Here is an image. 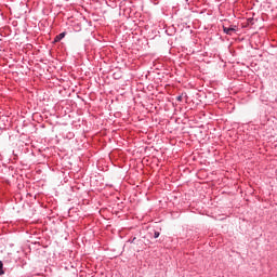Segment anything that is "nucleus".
<instances>
[{
    "label": "nucleus",
    "mask_w": 277,
    "mask_h": 277,
    "mask_svg": "<svg viewBox=\"0 0 277 277\" xmlns=\"http://www.w3.org/2000/svg\"><path fill=\"white\" fill-rule=\"evenodd\" d=\"M223 31L227 36H233V34H235L237 31V26H232V27L223 26Z\"/></svg>",
    "instance_id": "1"
},
{
    "label": "nucleus",
    "mask_w": 277,
    "mask_h": 277,
    "mask_svg": "<svg viewBox=\"0 0 277 277\" xmlns=\"http://www.w3.org/2000/svg\"><path fill=\"white\" fill-rule=\"evenodd\" d=\"M66 38V32H61L55 37V42H60L61 40H64Z\"/></svg>",
    "instance_id": "2"
},
{
    "label": "nucleus",
    "mask_w": 277,
    "mask_h": 277,
    "mask_svg": "<svg viewBox=\"0 0 277 277\" xmlns=\"http://www.w3.org/2000/svg\"><path fill=\"white\" fill-rule=\"evenodd\" d=\"M3 274H5V272L3 271V262L0 261V276H3Z\"/></svg>",
    "instance_id": "3"
},
{
    "label": "nucleus",
    "mask_w": 277,
    "mask_h": 277,
    "mask_svg": "<svg viewBox=\"0 0 277 277\" xmlns=\"http://www.w3.org/2000/svg\"><path fill=\"white\" fill-rule=\"evenodd\" d=\"M159 235H160L159 232H155V233H154V239H158Z\"/></svg>",
    "instance_id": "4"
},
{
    "label": "nucleus",
    "mask_w": 277,
    "mask_h": 277,
    "mask_svg": "<svg viewBox=\"0 0 277 277\" xmlns=\"http://www.w3.org/2000/svg\"><path fill=\"white\" fill-rule=\"evenodd\" d=\"M248 22H249L251 25H254V18H249Z\"/></svg>",
    "instance_id": "5"
},
{
    "label": "nucleus",
    "mask_w": 277,
    "mask_h": 277,
    "mask_svg": "<svg viewBox=\"0 0 277 277\" xmlns=\"http://www.w3.org/2000/svg\"><path fill=\"white\" fill-rule=\"evenodd\" d=\"M176 101H183V96H181V95H179L177 97H176Z\"/></svg>",
    "instance_id": "6"
}]
</instances>
